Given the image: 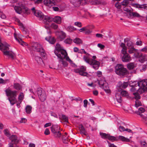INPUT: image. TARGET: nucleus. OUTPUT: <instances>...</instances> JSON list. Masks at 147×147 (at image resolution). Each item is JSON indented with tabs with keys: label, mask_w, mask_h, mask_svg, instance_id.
I'll use <instances>...</instances> for the list:
<instances>
[{
	"label": "nucleus",
	"mask_w": 147,
	"mask_h": 147,
	"mask_svg": "<svg viewBox=\"0 0 147 147\" xmlns=\"http://www.w3.org/2000/svg\"><path fill=\"white\" fill-rule=\"evenodd\" d=\"M70 1L75 6H79L81 3L80 0H70Z\"/></svg>",
	"instance_id": "22"
},
{
	"label": "nucleus",
	"mask_w": 147,
	"mask_h": 147,
	"mask_svg": "<svg viewBox=\"0 0 147 147\" xmlns=\"http://www.w3.org/2000/svg\"><path fill=\"white\" fill-rule=\"evenodd\" d=\"M85 31V33L86 34H89L91 33V31L87 29L86 28V30Z\"/></svg>",
	"instance_id": "62"
},
{
	"label": "nucleus",
	"mask_w": 147,
	"mask_h": 147,
	"mask_svg": "<svg viewBox=\"0 0 147 147\" xmlns=\"http://www.w3.org/2000/svg\"><path fill=\"white\" fill-rule=\"evenodd\" d=\"M47 21L46 23V24L49 25L50 22L53 21L55 23L58 24H60L61 23V18L59 16H55L54 18H52L50 16L46 17Z\"/></svg>",
	"instance_id": "8"
},
{
	"label": "nucleus",
	"mask_w": 147,
	"mask_h": 147,
	"mask_svg": "<svg viewBox=\"0 0 147 147\" xmlns=\"http://www.w3.org/2000/svg\"><path fill=\"white\" fill-rule=\"evenodd\" d=\"M63 58L62 59H60L61 60V61L62 62V63L64 66H66L67 65V63L65 61L63 60Z\"/></svg>",
	"instance_id": "58"
},
{
	"label": "nucleus",
	"mask_w": 147,
	"mask_h": 147,
	"mask_svg": "<svg viewBox=\"0 0 147 147\" xmlns=\"http://www.w3.org/2000/svg\"><path fill=\"white\" fill-rule=\"evenodd\" d=\"M27 121V119L24 118H22L20 122L22 123H25Z\"/></svg>",
	"instance_id": "64"
},
{
	"label": "nucleus",
	"mask_w": 147,
	"mask_h": 147,
	"mask_svg": "<svg viewBox=\"0 0 147 147\" xmlns=\"http://www.w3.org/2000/svg\"><path fill=\"white\" fill-rule=\"evenodd\" d=\"M129 3L128 0H124L121 3V5L123 6H127Z\"/></svg>",
	"instance_id": "41"
},
{
	"label": "nucleus",
	"mask_w": 147,
	"mask_h": 147,
	"mask_svg": "<svg viewBox=\"0 0 147 147\" xmlns=\"http://www.w3.org/2000/svg\"><path fill=\"white\" fill-rule=\"evenodd\" d=\"M115 71L117 74L120 76L125 75L128 72L127 69L120 64H117L115 67Z\"/></svg>",
	"instance_id": "5"
},
{
	"label": "nucleus",
	"mask_w": 147,
	"mask_h": 147,
	"mask_svg": "<svg viewBox=\"0 0 147 147\" xmlns=\"http://www.w3.org/2000/svg\"><path fill=\"white\" fill-rule=\"evenodd\" d=\"M54 53L57 57L60 59L65 58L67 55L66 51L63 49L61 45L57 43L55 47Z\"/></svg>",
	"instance_id": "3"
},
{
	"label": "nucleus",
	"mask_w": 147,
	"mask_h": 147,
	"mask_svg": "<svg viewBox=\"0 0 147 147\" xmlns=\"http://www.w3.org/2000/svg\"><path fill=\"white\" fill-rule=\"evenodd\" d=\"M98 83L100 87L103 89L107 93H109L111 92V90L109 89L108 84L104 79L100 80Z\"/></svg>",
	"instance_id": "9"
},
{
	"label": "nucleus",
	"mask_w": 147,
	"mask_h": 147,
	"mask_svg": "<svg viewBox=\"0 0 147 147\" xmlns=\"http://www.w3.org/2000/svg\"><path fill=\"white\" fill-rule=\"evenodd\" d=\"M45 39L49 43L51 44H54L55 42V38L53 37H51V36L46 37Z\"/></svg>",
	"instance_id": "21"
},
{
	"label": "nucleus",
	"mask_w": 147,
	"mask_h": 147,
	"mask_svg": "<svg viewBox=\"0 0 147 147\" xmlns=\"http://www.w3.org/2000/svg\"><path fill=\"white\" fill-rule=\"evenodd\" d=\"M50 27L51 28L56 30L58 28V26L55 23H52Z\"/></svg>",
	"instance_id": "45"
},
{
	"label": "nucleus",
	"mask_w": 147,
	"mask_h": 147,
	"mask_svg": "<svg viewBox=\"0 0 147 147\" xmlns=\"http://www.w3.org/2000/svg\"><path fill=\"white\" fill-rule=\"evenodd\" d=\"M5 80L2 78H0V84H5Z\"/></svg>",
	"instance_id": "63"
},
{
	"label": "nucleus",
	"mask_w": 147,
	"mask_h": 147,
	"mask_svg": "<svg viewBox=\"0 0 147 147\" xmlns=\"http://www.w3.org/2000/svg\"><path fill=\"white\" fill-rule=\"evenodd\" d=\"M78 53H84L86 54L85 55H86L87 54H88L86 53V52L85 51V50L84 49H81L80 50H79L78 51Z\"/></svg>",
	"instance_id": "53"
},
{
	"label": "nucleus",
	"mask_w": 147,
	"mask_h": 147,
	"mask_svg": "<svg viewBox=\"0 0 147 147\" xmlns=\"http://www.w3.org/2000/svg\"><path fill=\"white\" fill-rule=\"evenodd\" d=\"M140 144L141 147H146L147 146V144L144 141H141Z\"/></svg>",
	"instance_id": "50"
},
{
	"label": "nucleus",
	"mask_w": 147,
	"mask_h": 147,
	"mask_svg": "<svg viewBox=\"0 0 147 147\" xmlns=\"http://www.w3.org/2000/svg\"><path fill=\"white\" fill-rule=\"evenodd\" d=\"M127 6H125L123 7V10L124 11L129 12L130 11V7H129L128 8Z\"/></svg>",
	"instance_id": "54"
},
{
	"label": "nucleus",
	"mask_w": 147,
	"mask_h": 147,
	"mask_svg": "<svg viewBox=\"0 0 147 147\" xmlns=\"http://www.w3.org/2000/svg\"><path fill=\"white\" fill-rule=\"evenodd\" d=\"M14 9L17 13L20 14L22 13V9L21 7L18 6H15L14 7Z\"/></svg>",
	"instance_id": "33"
},
{
	"label": "nucleus",
	"mask_w": 147,
	"mask_h": 147,
	"mask_svg": "<svg viewBox=\"0 0 147 147\" xmlns=\"http://www.w3.org/2000/svg\"><path fill=\"white\" fill-rule=\"evenodd\" d=\"M32 107L30 105L26 106L25 109L27 113L30 114L32 112Z\"/></svg>",
	"instance_id": "34"
},
{
	"label": "nucleus",
	"mask_w": 147,
	"mask_h": 147,
	"mask_svg": "<svg viewBox=\"0 0 147 147\" xmlns=\"http://www.w3.org/2000/svg\"><path fill=\"white\" fill-rule=\"evenodd\" d=\"M147 79L142 80L138 81V86L140 88L138 89V94H141L143 92L147 91Z\"/></svg>",
	"instance_id": "7"
},
{
	"label": "nucleus",
	"mask_w": 147,
	"mask_h": 147,
	"mask_svg": "<svg viewBox=\"0 0 147 147\" xmlns=\"http://www.w3.org/2000/svg\"><path fill=\"white\" fill-rule=\"evenodd\" d=\"M61 118L62 120L66 123H68V118L67 117L66 115H61Z\"/></svg>",
	"instance_id": "40"
},
{
	"label": "nucleus",
	"mask_w": 147,
	"mask_h": 147,
	"mask_svg": "<svg viewBox=\"0 0 147 147\" xmlns=\"http://www.w3.org/2000/svg\"><path fill=\"white\" fill-rule=\"evenodd\" d=\"M38 97L41 101H45L46 98V95L45 92L43 91L42 93Z\"/></svg>",
	"instance_id": "23"
},
{
	"label": "nucleus",
	"mask_w": 147,
	"mask_h": 147,
	"mask_svg": "<svg viewBox=\"0 0 147 147\" xmlns=\"http://www.w3.org/2000/svg\"><path fill=\"white\" fill-rule=\"evenodd\" d=\"M120 46V47L122 48V49L121 51V53H125L126 51H127V48L125 47V44L122 42L121 43Z\"/></svg>",
	"instance_id": "28"
},
{
	"label": "nucleus",
	"mask_w": 147,
	"mask_h": 147,
	"mask_svg": "<svg viewBox=\"0 0 147 147\" xmlns=\"http://www.w3.org/2000/svg\"><path fill=\"white\" fill-rule=\"evenodd\" d=\"M122 53L123 54V56L121 57V59L123 62H127L131 60V57L127 53V51H126V53Z\"/></svg>",
	"instance_id": "16"
},
{
	"label": "nucleus",
	"mask_w": 147,
	"mask_h": 147,
	"mask_svg": "<svg viewBox=\"0 0 147 147\" xmlns=\"http://www.w3.org/2000/svg\"><path fill=\"white\" fill-rule=\"evenodd\" d=\"M128 94V93L125 90H123L121 92L116 93L115 94V97L116 100L118 102L121 103L122 101L121 96H127Z\"/></svg>",
	"instance_id": "12"
},
{
	"label": "nucleus",
	"mask_w": 147,
	"mask_h": 147,
	"mask_svg": "<svg viewBox=\"0 0 147 147\" xmlns=\"http://www.w3.org/2000/svg\"><path fill=\"white\" fill-rule=\"evenodd\" d=\"M125 129L124 127L120 125L119 127V129L121 132L125 131Z\"/></svg>",
	"instance_id": "51"
},
{
	"label": "nucleus",
	"mask_w": 147,
	"mask_h": 147,
	"mask_svg": "<svg viewBox=\"0 0 147 147\" xmlns=\"http://www.w3.org/2000/svg\"><path fill=\"white\" fill-rule=\"evenodd\" d=\"M14 38L15 40L22 45H25L26 46L28 45V44L26 42L23 41L22 39L19 40V39L17 38L16 36V35H15V34H14Z\"/></svg>",
	"instance_id": "27"
},
{
	"label": "nucleus",
	"mask_w": 147,
	"mask_h": 147,
	"mask_svg": "<svg viewBox=\"0 0 147 147\" xmlns=\"http://www.w3.org/2000/svg\"><path fill=\"white\" fill-rule=\"evenodd\" d=\"M65 134L66 135V136H63L62 137V139L63 142L65 144H66L67 143L68 140H67V133H65Z\"/></svg>",
	"instance_id": "36"
},
{
	"label": "nucleus",
	"mask_w": 147,
	"mask_h": 147,
	"mask_svg": "<svg viewBox=\"0 0 147 147\" xmlns=\"http://www.w3.org/2000/svg\"><path fill=\"white\" fill-rule=\"evenodd\" d=\"M109 140L111 141L112 142L114 141H117L118 140L117 138H116L114 136H110L109 134V135L108 138Z\"/></svg>",
	"instance_id": "32"
},
{
	"label": "nucleus",
	"mask_w": 147,
	"mask_h": 147,
	"mask_svg": "<svg viewBox=\"0 0 147 147\" xmlns=\"http://www.w3.org/2000/svg\"><path fill=\"white\" fill-rule=\"evenodd\" d=\"M14 88L17 90H19L21 89L22 88L21 86L18 83H15L14 84Z\"/></svg>",
	"instance_id": "39"
},
{
	"label": "nucleus",
	"mask_w": 147,
	"mask_h": 147,
	"mask_svg": "<svg viewBox=\"0 0 147 147\" xmlns=\"http://www.w3.org/2000/svg\"><path fill=\"white\" fill-rule=\"evenodd\" d=\"M83 59L85 61L90 65L95 70L98 69L100 65L99 62L91 59L89 54H87L86 55L84 56Z\"/></svg>",
	"instance_id": "2"
},
{
	"label": "nucleus",
	"mask_w": 147,
	"mask_h": 147,
	"mask_svg": "<svg viewBox=\"0 0 147 147\" xmlns=\"http://www.w3.org/2000/svg\"><path fill=\"white\" fill-rule=\"evenodd\" d=\"M127 45L128 49L134 47L133 43L129 40L127 41Z\"/></svg>",
	"instance_id": "42"
},
{
	"label": "nucleus",
	"mask_w": 147,
	"mask_h": 147,
	"mask_svg": "<svg viewBox=\"0 0 147 147\" xmlns=\"http://www.w3.org/2000/svg\"><path fill=\"white\" fill-rule=\"evenodd\" d=\"M88 100H86L85 99L84 101V106L86 108L87 107V105L88 104Z\"/></svg>",
	"instance_id": "57"
},
{
	"label": "nucleus",
	"mask_w": 147,
	"mask_h": 147,
	"mask_svg": "<svg viewBox=\"0 0 147 147\" xmlns=\"http://www.w3.org/2000/svg\"><path fill=\"white\" fill-rule=\"evenodd\" d=\"M34 14L37 17L39 18L40 20H43V22L46 24L47 22V19L45 18L46 17L48 16H44L43 13L40 10H36L34 12Z\"/></svg>",
	"instance_id": "11"
},
{
	"label": "nucleus",
	"mask_w": 147,
	"mask_h": 147,
	"mask_svg": "<svg viewBox=\"0 0 147 147\" xmlns=\"http://www.w3.org/2000/svg\"><path fill=\"white\" fill-rule=\"evenodd\" d=\"M86 70V67L84 66H81L78 68L74 69V71L76 73H78L82 76H87L88 74L85 72Z\"/></svg>",
	"instance_id": "10"
},
{
	"label": "nucleus",
	"mask_w": 147,
	"mask_h": 147,
	"mask_svg": "<svg viewBox=\"0 0 147 147\" xmlns=\"http://www.w3.org/2000/svg\"><path fill=\"white\" fill-rule=\"evenodd\" d=\"M9 45L6 42L3 43L0 42V50L3 52L4 55L13 59L14 54L9 48Z\"/></svg>",
	"instance_id": "1"
},
{
	"label": "nucleus",
	"mask_w": 147,
	"mask_h": 147,
	"mask_svg": "<svg viewBox=\"0 0 147 147\" xmlns=\"http://www.w3.org/2000/svg\"><path fill=\"white\" fill-rule=\"evenodd\" d=\"M4 133L5 135L7 137L10 136V134L9 133V131L7 129H5L4 131Z\"/></svg>",
	"instance_id": "48"
},
{
	"label": "nucleus",
	"mask_w": 147,
	"mask_h": 147,
	"mask_svg": "<svg viewBox=\"0 0 147 147\" xmlns=\"http://www.w3.org/2000/svg\"><path fill=\"white\" fill-rule=\"evenodd\" d=\"M123 141L128 142H130V140L129 138H126L124 136H119L118 139Z\"/></svg>",
	"instance_id": "29"
},
{
	"label": "nucleus",
	"mask_w": 147,
	"mask_h": 147,
	"mask_svg": "<svg viewBox=\"0 0 147 147\" xmlns=\"http://www.w3.org/2000/svg\"><path fill=\"white\" fill-rule=\"evenodd\" d=\"M73 42L76 44H80L82 43V41L80 38H76L74 39Z\"/></svg>",
	"instance_id": "38"
},
{
	"label": "nucleus",
	"mask_w": 147,
	"mask_h": 147,
	"mask_svg": "<svg viewBox=\"0 0 147 147\" xmlns=\"http://www.w3.org/2000/svg\"><path fill=\"white\" fill-rule=\"evenodd\" d=\"M74 24L79 27H81L82 26L81 23L78 22H75Z\"/></svg>",
	"instance_id": "52"
},
{
	"label": "nucleus",
	"mask_w": 147,
	"mask_h": 147,
	"mask_svg": "<svg viewBox=\"0 0 147 147\" xmlns=\"http://www.w3.org/2000/svg\"><path fill=\"white\" fill-rule=\"evenodd\" d=\"M121 4L119 3H117L115 4V6L117 9H120L121 7Z\"/></svg>",
	"instance_id": "56"
},
{
	"label": "nucleus",
	"mask_w": 147,
	"mask_h": 147,
	"mask_svg": "<svg viewBox=\"0 0 147 147\" xmlns=\"http://www.w3.org/2000/svg\"><path fill=\"white\" fill-rule=\"evenodd\" d=\"M9 138L11 140V142L15 144H17L19 141L17 137L15 135H12Z\"/></svg>",
	"instance_id": "18"
},
{
	"label": "nucleus",
	"mask_w": 147,
	"mask_h": 147,
	"mask_svg": "<svg viewBox=\"0 0 147 147\" xmlns=\"http://www.w3.org/2000/svg\"><path fill=\"white\" fill-rule=\"evenodd\" d=\"M35 61L37 62L38 64L39 65H42L43 64V61L41 58L40 57L36 56L35 57Z\"/></svg>",
	"instance_id": "26"
},
{
	"label": "nucleus",
	"mask_w": 147,
	"mask_h": 147,
	"mask_svg": "<svg viewBox=\"0 0 147 147\" xmlns=\"http://www.w3.org/2000/svg\"><path fill=\"white\" fill-rule=\"evenodd\" d=\"M134 65L133 63H129L127 65V67L129 69H131L133 68Z\"/></svg>",
	"instance_id": "46"
},
{
	"label": "nucleus",
	"mask_w": 147,
	"mask_h": 147,
	"mask_svg": "<svg viewBox=\"0 0 147 147\" xmlns=\"http://www.w3.org/2000/svg\"><path fill=\"white\" fill-rule=\"evenodd\" d=\"M145 111V109L144 108L142 107H140L138 108V115H139L144 119H146V117L143 115V114Z\"/></svg>",
	"instance_id": "20"
},
{
	"label": "nucleus",
	"mask_w": 147,
	"mask_h": 147,
	"mask_svg": "<svg viewBox=\"0 0 147 147\" xmlns=\"http://www.w3.org/2000/svg\"><path fill=\"white\" fill-rule=\"evenodd\" d=\"M44 134L46 135H48L50 134V131L48 128H46L44 132Z\"/></svg>",
	"instance_id": "59"
},
{
	"label": "nucleus",
	"mask_w": 147,
	"mask_h": 147,
	"mask_svg": "<svg viewBox=\"0 0 147 147\" xmlns=\"http://www.w3.org/2000/svg\"><path fill=\"white\" fill-rule=\"evenodd\" d=\"M73 40L71 39L70 37L67 38L64 41V42L66 44H70L72 42Z\"/></svg>",
	"instance_id": "37"
},
{
	"label": "nucleus",
	"mask_w": 147,
	"mask_h": 147,
	"mask_svg": "<svg viewBox=\"0 0 147 147\" xmlns=\"http://www.w3.org/2000/svg\"><path fill=\"white\" fill-rule=\"evenodd\" d=\"M136 82H133V84L131 85V83L129 84V86L132 87L130 89V90L133 92V94L134 95V98L136 100L135 107H138V90L135 87L137 86Z\"/></svg>",
	"instance_id": "6"
},
{
	"label": "nucleus",
	"mask_w": 147,
	"mask_h": 147,
	"mask_svg": "<svg viewBox=\"0 0 147 147\" xmlns=\"http://www.w3.org/2000/svg\"><path fill=\"white\" fill-rule=\"evenodd\" d=\"M66 36V33L63 31H60L59 32L58 39L60 41H62L65 38Z\"/></svg>",
	"instance_id": "17"
},
{
	"label": "nucleus",
	"mask_w": 147,
	"mask_h": 147,
	"mask_svg": "<svg viewBox=\"0 0 147 147\" xmlns=\"http://www.w3.org/2000/svg\"><path fill=\"white\" fill-rule=\"evenodd\" d=\"M138 8H143L147 10V5L143 4L142 5H139L138 4Z\"/></svg>",
	"instance_id": "49"
},
{
	"label": "nucleus",
	"mask_w": 147,
	"mask_h": 147,
	"mask_svg": "<svg viewBox=\"0 0 147 147\" xmlns=\"http://www.w3.org/2000/svg\"><path fill=\"white\" fill-rule=\"evenodd\" d=\"M32 49L34 51L40 52L43 50L42 46L37 42H33L32 45Z\"/></svg>",
	"instance_id": "14"
},
{
	"label": "nucleus",
	"mask_w": 147,
	"mask_h": 147,
	"mask_svg": "<svg viewBox=\"0 0 147 147\" xmlns=\"http://www.w3.org/2000/svg\"><path fill=\"white\" fill-rule=\"evenodd\" d=\"M54 130L52 131V133L53 134L54 136L56 138H59L60 137L61 134L59 131H54Z\"/></svg>",
	"instance_id": "25"
},
{
	"label": "nucleus",
	"mask_w": 147,
	"mask_h": 147,
	"mask_svg": "<svg viewBox=\"0 0 147 147\" xmlns=\"http://www.w3.org/2000/svg\"><path fill=\"white\" fill-rule=\"evenodd\" d=\"M97 46L101 49H103L105 47L104 45L100 43H99L97 45Z\"/></svg>",
	"instance_id": "60"
},
{
	"label": "nucleus",
	"mask_w": 147,
	"mask_h": 147,
	"mask_svg": "<svg viewBox=\"0 0 147 147\" xmlns=\"http://www.w3.org/2000/svg\"><path fill=\"white\" fill-rule=\"evenodd\" d=\"M14 34L16 35V36L17 38L19 39V40H20V39H22V35L20 34H16L14 33Z\"/></svg>",
	"instance_id": "55"
},
{
	"label": "nucleus",
	"mask_w": 147,
	"mask_h": 147,
	"mask_svg": "<svg viewBox=\"0 0 147 147\" xmlns=\"http://www.w3.org/2000/svg\"><path fill=\"white\" fill-rule=\"evenodd\" d=\"M66 30L68 32H71L74 31L76 30L77 29L73 26H70L67 28Z\"/></svg>",
	"instance_id": "31"
},
{
	"label": "nucleus",
	"mask_w": 147,
	"mask_h": 147,
	"mask_svg": "<svg viewBox=\"0 0 147 147\" xmlns=\"http://www.w3.org/2000/svg\"><path fill=\"white\" fill-rule=\"evenodd\" d=\"M24 97V95L23 93L21 92L19 96L18 99L20 102L22 101L23 100Z\"/></svg>",
	"instance_id": "44"
},
{
	"label": "nucleus",
	"mask_w": 147,
	"mask_h": 147,
	"mask_svg": "<svg viewBox=\"0 0 147 147\" xmlns=\"http://www.w3.org/2000/svg\"><path fill=\"white\" fill-rule=\"evenodd\" d=\"M141 51L146 52L147 51V46L140 50Z\"/></svg>",
	"instance_id": "61"
},
{
	"label": "nucleus",
	"mask_w": 147,
	"mask_h": 147,
	"mask_svg": "<svg viewBox=\"0 0 147 147\" xmlns=\"http://www.w3.org/2000/svg\"><path fill=\"white\" fill-rule=\"evenodd\" d=\"M43 1L44 4L48 6L55 5L56 4V2L57 1L56 0H37V2L40 3L42 2Z\"/></svg>",
	"instance_id": "13"
},
{
	"label": "nucleus",
	"mask_w": 147,
	"mask_h": 147,
	"mask_svg": "<svg viewBox=\"0 0 147 147\" xmlns=\"http://www.w3.org/2000/svg\"><path fill=\"white\" fill-rule=\"evenodd\" d=\"M128 83L127 82H118L117 89L119 92H120L122 90V89H125L128 86Z\"/></svg>",
	"instance_id": "15"
},
{
	"label": "nucleus",
	"mask_w": 147,
	"mask_h": 147,
	"mask_svg": "<svg viewBox=\"0 0 147 147\" xmlns=\"http://www.w3.org/2000/svg\"><path fill=\"white\" fill-rule=\"evenodd\" d=\"M129 49L128 52L130 53H134V56L136 57L138 56V51L137 49H135L134 47L128 49Z\"/></svg>",
	"instance_id": "19"
},
{
	"label": "nucleus",
	"mask_w": 147,
	"mask_h": 147,
	"mask_svg": "<svg viewBox=\"0 0 147 147\" xmlns=\"http://www.w3.org/2000/svg\"><path fill=\"white\" fill-rule=\"evenodd\" d=\"M67 55H66V57L63 58V59H64L65 58H66V60L68 61L69 62V63L71 64H73V65H74V66H76V65L74 63H73V61H71L70 59V58H69V57L68 56H67Z\"/></svg>",
	"instance_id": "43"
},
{
	"label": "nucleus",
	"mask_w": 147,
	"mask_h": 147,
	"mask_svg": "<svg viewBox=\"0 0 147 147\" xmlns=\"http://www.w3.org/2000/svg\"><path fill=\"white\" fill-rule=\"evenodd\" d=\"M5 92L7 96H9L8 98V99L11 104V105H13L16 102V96L17 91H12L9 88H8L5 90Z\"/></svg>",
	"instance_id": "4"
},
{
	"label": "nucleus",
	"mask_w": 147,
	"mask_h": 147,
	"mask_svg": "<svg viewBox=\"0 0 147 147\" xmlns=\"http://www.w3.org/2000/svg\"><path fill=\"white\" fill-rule=\"evenodd\" d=\"M100 135L101 138L104 139H107L109 136V134H107L105 133L100 132Z\"/></svg>",
	"instance_id": "35"
},
{
	"label": "nucleus",
	"mask_w": 147,
	"mask_h": 147,
	"mask_svg": "<svg viewBox=\"0 0 147 147\" xmlns=\"http://www.w3.org/2000/svg\"><path fill=\"white\" fill-rule=\"evenodd\" d=\"M79 129L81 134H83L84 135H86V132L83 126L81 125L79 126Z\"/></svg>",
	"instance_id": "30"
},
{
	"label": "nucleus",
	"mask_w": 147,
	"mask_h": 147,
	"mask_svg": "<svg viewBox=\"0 0 147 147\" xmlns=\"http://www.w3.org/2000/svg\"><path fill=\"white\" fill-rule=\"evenodd\" d=\"M43 92V91H42V88H38L37 90H36V92L37 93V94H38V96H40L41 95V94L42 93V92Z\"/></svg>",
	"instance_id": "47"
},
{
	"label": "nucleus",
	"mask_w": 147,
	"mask_h": 147,
	"mask_svg": "<svg viewBox=\"0 0 147 147\" xmlns=\"http://www.w3.org/2000/svg\"><path fill=\"white\" fill-rule=\"evenodd\" d=\"M51 131L52 132L53 130H54V131H58L60 129V127L57 125L55 124L53 125L51 127Z\"/></svg>",
	"instance_id": "24"
}]
</instances>
